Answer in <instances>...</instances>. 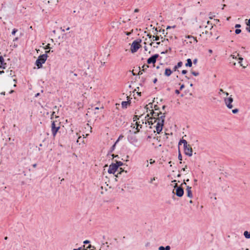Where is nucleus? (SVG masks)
Wrapping results in <instances>:
<instances>
[{
  "label": "nucleus",
  "instance_id": "obj_3",
  "mask_svg": "<svg viewBox=\"0 0 250 250\" xmlns=\"http://www.w3.org/2000/svg\"><path fill=\"white\" fill-rule=\"evenodd\" d=\"M50 50L46 51L45 54L41 55L39 56L38 59L36 61V65L38 67V68H40L42 67V64L44 63L45 61H46L48 55L47 53H49Z\"/></svg>",
  "mask_w": 250,
  "mask_h": 250
},
{
  "label": "nucleus",
  "instance_id": "obj_6",
  "mask_svg": "<svg viewBox=\"0 0 250 250\" xmlns=\"http://www.w3.org/2000/svg\"><path fill=\"white\" fill-rule=\"evenodd\" d=\"M140 42L134 41L133 42L131 47L130 50L132 53H135L141 47V45L140 43Z\"/></svg>",
  "mask_w": 250,
  "mask_h": 250
},
{
  "label": "nucleus",
  "instance_id": "obj_62",
  "mask_svg": "<svg viewBox=\"0 0 250 250\" xmlns=\"http://www.w3.org/2000/svg\"><path fill=\"white\" fill-rule=\"evenodd\" d=\"M99 109V107H95V110H98Z\"/></svg>",
  "mask_w": 250,
  "mask_h": 250
},
{
  "label": "nucleus",
  "instance_id": "obj_13",
  "mask_svg": "<svg viewBox=\"0 0 250 250\" xmlns=\"http://www.w3.org/2000/svg\"><path fill=\"white\" fill-rule=\"evenodd\" d=\"M127 101H123L122 102V106L123 108H127L128 105L130 104V100H129V97H127Z\"/></svg>",
  "mask_w": 250,
  "mask_h": 250
},
{
  "label": "nucleus",
  "instance_id": "obj_10",
  "mask_svg": "<svg viewBox=\"0 0 250 250\" xmlns=\"http://www.w3.org/2000/svg\"><path fill=\"white\" fill-rule=\"evenodd\" d=\"M159 57V55L158 54H155L153 56H152V57H150L149 58H148L147 60V63L148 64H151V63H153V64H154L156 62V60Z\"/></svg>",
  "mask_w": 250,
  "mask_h": 250
},
{
  "label": "nucleus",
  "instance_id": "obj_36",
  "mask_svg": "<svg viewBox=\"0 0 250 250\" xmlns=\"http://www.w3.org/2000/svg\"><path fill=\"white\" fill-rule=\"evenodd\" d=\"M170 247L169 246H167L166 248H165V250H170Z\"/></svg>",
  "mask_w": 250,
  "mask_h": 250
},
{
  "label": "nucleus",
  "instance_id": "obj_20",
  "mask_svg": "<svg viewBox=\"0 0 250 250\" xmlns=\"http://www.w3.org/2000/svg\"><path fill=\"white\" fill-rule=\"evenodd\" d=\"M192 61L190 59H188L187 60V62L186 63V66H189V67H191L192 66Z\"/></svg>",
  "mask_w": 250,
  "mask_h": 250
},
{
  "label": "nucleus",
  "instance_id": "obj_1",
  "mask_svg": "<svg viewBox=\"0 0 250 250\" xmlns=\"http://www.w3.org/2000/svg\"><path fill=\"white\" fill-rule=\"evenodd\" d=\"M147 113L146 119L147 123L150 125V127L151 128H155L154 131L157 132V133H160L162 131L164 126V123L165 121V114L158 112L157 109H155V111L153 109H148V105L145 106Z\"/></svg>",
  "mask_w": 250,
  "mask_h": 250
},
{
  "label": "nucleus",
  "instance_id": "obj_34",
  "mask_svg": "<svg viewBox=\"0 0 250 250\" xmlns=\"http://www.w3.org/2000/svg\"><path fill=\"white\" fill-rule=\"evenodd\" d=\"M153 36V35H150V34H148L147 35V36L148 37V39H149V40L150 41H152V38H150V36Z\"/></svg>",
  "mask_w": 250,
  "mask_h": 250
},
{
  "label": "nucleus",
  "instance_id": "obj_38",
  "mask_svg": "<svg viewBox=\"0 0 250 250\" xmlns=\"http://www.w3.org/2000/svg\"><path fill=\"white\" fill-rule=\"evenodd\" d=\"M122 163L121 162H119L117 163V165L118 166V167L122 165Z\"/></svg>",
  "mask_w": 250,
  "mask_h": 250
},
{
  "label": "nucleus",
  "instance_id": "obj_8",
  "mask_svg": "<svg viewBox=\"0 0 250 250\" xmlns=\"http://www.w3.org/2000/svg\"><path fill=\"white\" fill-rule=\"evenodd\" d=\"M185 38L186 39L185 40V42H187V43H189L190 44H196L198 42L197 38L193 36L188 35L186 36Z\"/></svg>",
  "mask_w": 250,
  "mask_h": 250
},
{
  "label": "nucleus",
  "instance_id": "obj_25",
  "mask_svg": "<svg viewBox=\"0 0 250 250\" xmlns=\"http://www.w3.org/2000/svg\"><path fill=\"white\" fill-rule=\"evenodd\" d=\"M191 73L193 75L195 76H197L199 75V73L195 71H191Z\"/></svg>",
  "mask_w": 250,
  "mask_h": 250
},
{
  "label": "nucleus",
  "instance_id": "obj_37",
  "mask_svg": "<svg viewBox=\"0 0 250 250\" xmlns=\"http://www.w3.org/2000/svg\"><path fill=\"white\" fill-rule=\"evenodd\" d=\"M178 159L179 160H182V155L180 153H179V155H178Z\"/></svg>",
  "mask_w": 250,
  "mask_h": 250
},
{
  "label": "nucleus",
  "instance_id": "obj_55",
  "mask_svg": "<svg viewBox=\"0 0 250 250\" xmlns=\"http://www.w3.org/2000/svg\"><path fill=\"white\" fill-rule=\"evenodd\" d=\"M247 29L250 32V26L249 27H247Z\"/></svg>",
  "mask_w": 250,
  "mask_h": 250
},
{
  "label": "nucleus",
  "instance_id": "obj_16",
  "mask_svg": "<svg viewBox=\"0 0 250 250\" xmlns=\"http://www.w3.org/2000/svg\"><path fill=\"white\" fill-rule=\"evenodd\" d=\"M207 25H206L205 28L208 30H211L213 27L212 23H211L209 21H208L207 22Z\"/></svg>",
  "mask_w": 250,
  "mask_h": 250
},
{
  "label": "nucleus",
  "instance_id": "obj_32",
  "mask_svg": "<svg viewBox=\"0 0 250 250\" xmlns=\"http://www.w3.org/2000/svg\"><path fill=\"white\" fill-rule=\"evenodd\" d=\"M131 127H132L133 128L136 129V126L135 125V123H132Z\"/></svg>",
  "mask_w": 250,
  "mask_h": 250
},
{
  "label": "nucleus",
  "instance_id": "obj_44",
  "mask_svg": "<svg viewBox=\"0 0 250 250\" xmlns=\"http://www.w3.org/2000/svg\"><path fill=\"white\" fill-rule=\"evenodd\" d=\"M175 92L176 94H179L180 93V90H177L176 89L175 91Z\"/></svg>",
  "mask_w": 250,
  "mask_h": 250
},
{
  "label": "nucleus",
  "instance_id": "obj_4",
  "mask_svg": "<svg viewBox=\"0 0 250 250\" xmlns=\"http://www.w3.org/2000/svg\"><path fill=\"white\" fill-rule=\"evenodd\" d=\"M60 123L57 121H53L51 124V131L53 137H55L56 135L57 132L60 128Z\"/></svg>",
  "mask_w": 250,
  "mask_h": 250
},
{
  "label": "nucleus",
  "instance_id": "obj_53",
  "mask_svg": "<svg viewBox=\"0 0 250 250\" xmlns=\"http://www.w3.org/2000/svg\"><path fill=\"white\" fill-rule=\"evenodd\" d=\"M247 25L250 26V19L249 20L248 23L247 24Z\"/></svg>",
  "mask_w": 250,
  "mask_h": 250
},
{
  "label": "nucleus",
  "instance_id": "obj_26",
  "mask_svg": "<svg viewBox=\"0 0 250 250\" xmlns=\"http://www.w3.org/2000/svg\"><path fill=\"white\" fill-rule=\"evenodd\" d=\"M241 32V30L239 29H236L235 31V32L236 34H238L240 33Z\"/></svg>",
  "mask_w": 250,
  "mask_h": 250
},
{
  "label": "nucleus",
  "instance_id": "obj_15",
  "mask_svg": "<svg viewBox=\"0 0 250 250\" xmlns=\"http://www.w3.org/2000/svg\"><path fill=\"white\" fill-rule=\"evenodd\" d=\"M172 73V71L170 69L167 68L165 69L164 74L165 76H166L167 77H169L171 75Z\"/></svg>",
  "mask_w": 250,
  "mask_h": 250
},
{
  "label": "nucleus",
  "instance_id": "obj_40",
  "mask_svg": "<svg viewBox=\"0 0 250 250\" xmlns=\"http://www.w3.org/2000/svg\"><path fill=\"white\" fill-rule=\"evenodd\" d=\"M155 180V177H153L150 179V183H152L153 181Z\"/></svg>",
  "mask_w": 250,
  "mask_h": 250
},
{
  "label": "nucleus",
  "instance_id": "obj_52",
  "mask_svg": "<svg viewBox=\"0 0 250 250\" xmlns=\"http://www.w3.org/2000/svg\"><path fill=\"white\" fill-rule=\"evenodd\" d=\"M146 167H148V161L147 160L146 161Z\"/></svg>",
  "mask_w": 250,
  "mask_h": 250
},
{
  "label": "nucleus",
  "instance_id": "obj_19",
  "mask_svg": "<svg viewBox=\"0 0 250 250\" xmlns=\"http://www.w3.org/2000/svg\"><path fill=\"white\" fill-rule=\"evenodd\" d=\"M150 38H152V41L153 42L154 41H158L160 39V37L158 36H150Z\"/></svg>",
  "mask_w": 250,
  "mask_h": 250
},
{
  "label": "nucleus",
  "instance_id": "obj_39",
  "mask_svg": "<svg viewBox=\"0 0 250 250\" xmlns=\"http://www.w3.org/2000/svg\"><path fill=\"white\" fill-rule=\"evenodd\" d=\"M159 250H165V247L161 246L159 248Z\"/></svg>",
  "mask_w": 250,
  "mask_h": 250
},
{
  "label": "nucleus",
  "instance_id": "obj_31",
  "mask_svg": "<svg viewBox=\"0 0 250 250\" xmlns=\"http://www.w3.org/2000/svg\"><path fill=\"white\" fill-rule=\"evenodd\" d=\"M155 162V160L151 159L149 160V163L150 164H153Z\"/></svg>",
  "mask_w": 250,
  "mask_h": 250
},
{
  "label": "nucleus",
  "instance_id": "obj_9",
  "mask_svg": "<svg viewBox=\"0 0 250 250\" xmlns=\"http://www.w3.org/2000/svg\"><path fill=\"white\" fill-rule=\"evenodd\" d=\"M118 169V166H117L116 164H111L109 166L108 172L109 173L115 174Z\"/></svg>",
  "mask_w": 250,
  "mask_h": 250
},
{
  "label": "nucleus",
  "instance_id": "obj_58",
  "mask_svg": "<svg viewBox=\"0 0 250 250\" xmlns=\"http://www.w3.org/2000/svg\"><path fill=\"white\" fill-rule=\"evenodd\" d=\"M36 166H37V164H34V165H33V167H36Z\"/></svg>",
  "mask_w": 250,
  "mask_h": 250
},
{
  "label": "nucleus",
  "instance_id": "obj_28",
  "mask_svg": "<svg viewBox=\"0 0 250 250\" xmlns=\"http://www.w3.org/2000/svg\"><path fill=\"white\" fill-rule=\"evenodd\" d=\"M147 68H148V65H144L143 66V71H144L145 69H147Z\"/></svg>",
  "mask_w": 250,
  "mask_h": 250
},
{
  "label": "nucleus",
  "instance_id": "obj_27",
  "mask_svg": "<svg viewBox=\"0 0 250 250\" xmlns=\"http://www.w3.org/2000/svg\"><path fill=\"white\" fill-rule=\"evenodd\" d=\"M17 31L18 30L17 29L14 28L12 32V34L13 35H14Z\"/></svg>",
  "mask_w": 250,
  "mask_h": 250
},
{
  "label": "nucleus",
  "instance_id": "obj_30",
  "mask_svg": "<svg viewBox=\"0 0 250 250\" xmlns=\"http://www.w3.org/2000/svg\"><path fill=\"white\" fill-rule=\"evenodd\" d=\"M86 125V126H87V127L88 128H89V129H90V131H89V132H92V127H91L90 126H89V124H87Z\"/></svg>",
  "mask_w": 250,
  "mask_h": 250
},
{
  "label": "nucleus",
  "instance_id": "obj_46",
  "mask_svg": "<svg viewBox=\"0 0 250 250\" xmlns=\"http://www.w3.org/2000/svg\"><path fill=\"white\" fill-rule=\"evenodd\" d=\"M88 135H89L88 133H86L85 136H84V135L83 134V138H86Z\"/></svg>",
  "mask_w": 250,
  "mask_h": 250
},
{
  "label": "nucleus",
  "instance_id": "obj_45",
  "mask_svg": "<svg viewBox=\"0 0 250 250\" xmlns=\"http://www.w3.org/2000/svg\"><path fill=\"white\" fill-rule=\"evenodd\" d=\"M235 27L236 28H239L241 27V25L240 24H237L235 25Z\"/></svg>",
  "mask_w": 250,
  "mask_h": 250
},
{
  "label": "nucleus",
  "instance_id": "obj_24",
  "mask_svg": "<svg viewBox=\"0 0 250 250\" xmlns=\"http://www.w3.org/2000/svg\"><path fill=\"white\" fill-rule=\"evenodd\" d=\"M239 110L237 108H235L232 110V112L234 114H236L238 112Z\"/></svg>",
  "mask_w": 250,
  "mask_h": 250
},
{
  "label": "nucleus",
  "instance_id": "obj_5",
  "mask_svg": "<svg viewBox=\"0 0 250 250\" xmlns=\"http://www.w3.org/2000/svg\"><path fill=\"white\" fill-rule=\"evenodd\" d=\"M224 101L226 106L229 109H231L233 107L232 103L233 102V99L232 95H230L228 97H225Z\"/></svg>",
  "mask_w": 250,
  "mask_h": 250
},
{
  "label": "nucleus",
  "instance_id": "obj_51",
  "mask_svg": "<svg viewBox=\"0 0 250 250\" xmlns=\"http://www.w3.org/2000/svg\"><path fill=\"white\" fill-rule=\"evenodd\" d=\"M208 52L210 54L212 53V50L211 49L208 50Z\"/></svg>",
  "mask_w": 250,
  "mask_h": 250
},
{
  "label": "nucleus",
  "instance_id": "obj_50",
  "mask_svg": "<svg viewBox=\"0 0 250 250\" xmlns=\"http://www.w3.org/2000/svg\"><path fill=\"white\" fill-rule=\"evenodd\" d=\"M143 74V72L142 71H139V73H138V75H142Z\"/></svg>",
  "mask_w": 250,
  "mask_h": 250
},
{
  "label": "nucleus",
  "instance_id": "obj_22",
  "mask_svg": "<svg viewBox=\"0 0 250 250\" xmlns=\"http://www.w3.org/2000/svg\"><path fill=\"white\" fill-rule=\"evenodd\" d=\"M44 49L46 50V51L50 50V44L48 43L45 47H43Z\"/></svg>",
  "mask_w": 250,
  "mask_h": 250
},
{
  "label": "nucleus",
  "instance_id": "obj_12",
  "mask_svg": "<svg viewBox=\"0 0 250 250\" xmlns=\"http://www.w3.org/2000/svg\"><path fill=\"white\" fill-rule=\"evenodd\" d=\"M175 193L178 197H181L184 194V190L181 187H177L176 188Z\"/></svg>",
  "mask_w": 250,
  "mask_h": 250
},
{
  "label": "nucleus",
  "instance_id": "obj_17",
  "mask_svg": "<svg viewBox=\"0 0 250 250\" xmlns=\"http://www.w3.org/2000/svg\"><path fill=\"white\" fill-rule=\"evenodd\" d=\"M4 59L2 56L0 57V67L5 68L4 65H6L5 63H3Z\"/></svg>",
  "mask_w": 250,
  "mask_h": 250
},
{
  "label": "nucleus",
  "instance_id": "obj_64",
  "mask_svg": "<svg viewBox=\"0 0 250 250\" xmlns=\"http://www.w3.org/2000/svg\"><path fill=\"white\" fill-rule=\"evenodd\" d=\"M73 250H80V248H79L77 249H74Z\"/></svg>",
  "mask_w": 250,
  "mask_h": 250
},
{
  "label": "nucleus",
  "instance_id": "obj_59",
  "mask_svg": "<svg viewBox=\"0 0 250 250\" xmlns=\"http://www.w3.org/2000/svg\"><path fill=\"white\" fill-rule=\"evenodd\" d=\"M160 44V42H156V44H157V45H159Z\"/></svg>",
  "mask_w": 250,
  "mask_h": 250
},
{
  "label": "nucleus",
  "instance_id": "obj_18",
  "mask_svg": "<svg viewBox=\"0 0 250 250\" xmlns=\"http://www.w3.org/2000/svg\"><path fill=\"white\" fill-rule=\"evenodd\" d=\"M144 44H146L147 43L149 44L150 46L152 45L153 42L151 41H150L148 39L146 38L145 40Z\"/></svg>",
  "mask_w": 250,
  "mask_h": 250
},
{
  "label": "nucleus",
  "instance_id": "obj_56",
  "mask_svg": "<svg viewBox=\"0 0 250 250\" xmlns=\"http://www.w3.org/2000/svg\"><path fill=\"white\" fill-rule=\"evenodd\" d=\"M144 48H145V50L146 51H147V47H146V46H144Z\"/></svg>",
  "mask_w": 250,
  "mask_h": 250
},
{
  "label": "nucleus",
  "instance_id": "obj_29",
  "mask_svg": "<svg viewBox=\"0 0 250 250\" xmlns=\"http://www.w3.org/2000/svg\"><path fill=\"white\" fill-rule=\"evenodd\" d=\"M179 85H180V90H182L185 87V85L184 84H181L180 83H179Z\"/></svg>",
  "mask_w": 250,
  "mask_h": 250
},
{
  "label": "nucleus",
  "instance_id": "obj_54",
  "mask_svg": "<svg viewBox=\"0 0 250 250\" xmlns=\"http://www.w3.org/2000/svg\"><path fill=\"white\" fill-rule=\"evenodd\" d=\"M138 11H139V9H135V10H134L135 12H138Z\"/></svg>",
  "mask_w": 250,
  "mask_h": 250
},
{
  "label": "nucleus",
  "instance_id": "obj_61",
  "mask_svg": "<svg viewBox=\"0 0 250 250\" xmlns=\"http://www.w3.org/2000/svg\"><path fill=\"white\" fill-rule=\"evenodd\" d=\"M126 34L127 35H129L130 34V33H129V32H126Z\"/></svg>",
  "mask_w": 250,
  "mask_h": 250
},
{
  "label": "nucleus",
  "instance_id": "obj_33",
  "mask_svg": "<svg viewBox=\"0 0 250 250\" xmlns=\"http://www.w3.org/2000/svg\"><path fill=\"white\" fill-rule=\"evenodd\" d=\"M224 92H225V91L222 89H220L218 93H219V94L220 95L221 94V93L224 94Z\"/></svg>",
  "mask_w": 250,
  "mask_h": 250
},
{
  "label": "nucleus",
  "instance_id": "obj_63",
  "mask_svg": "<svg viewBox=\"0 0 250 250\" xmlns=\"http://www.w3.org/2000/svg\"><path fill=\"white\" fill-rule=\"evenodd\" d=\"M157 81V79H155L154 80V83H155Z\"/></svg>",
  "mask_w": 250,
  "mask_h": 250
},
{
  "label": "nucleus",
  "instance_id": "obj_47",
  "mask_svg": "<svg viewBox=\"0 0 250 250\" xmlns=\"http://www.w3.org/2000/svg\"><path fill=\"white\" fill-rule=\"evenodd\" d=\"M81 138V136H79V137H78V140H77V143H79V140H80V139Z\"/></svg>",
  "mask_w": 250,
  "mask_h": 250
},
{
  "label": "nucleus",
  "instance_id": "obj_2",
  "mask_svg": "<svg viewBox=\"0 0 250 250\" xmlns=\"http://www.w3.org/2000/svg\"><path fill=\"white\" fill-rule=\"evenodd\" d=\"M183 145L184 151L187 155L191 156L192 155V149L190 145L188 144L187 141L186 140H181L179 143V145Z\"/></svg>",
  "mask_w": 250,
  "mask_h": 250
},
{
  "label": "nucleus",
  "instance_id": "obj_14",
  "mask_svg": "<svg viewBox=\"0 0 250 250\" xmlns=\"http://www.w3.org/2000/svg\"><path fill=\"white\" fill-rule=\"evenodd\" d=\"M186 191L187 193V196L189 198H191L192 197L191 188L189 186H188L186 189Z\"/></svg>",
  "mask_w": 250,
  "mask_h": 250
},
{
  "label": "nucleus",
  "instance_id": "obj_43",
  "mask_svg": "<svg viewBox=\"0 0 250 250\" xmlns=\"http://www.w3.org/2000/svg\"><path fill=\"white\" fill-rule=\"evenodd\" d=\"M178 69V67H177V66L175 65V66L173 67V71H176Z\"/></svg>",
  "mask_w": 250,
  "mask_h": 250
},
{
  "label": "nucleus",
  "instance_id": "obj_7",
  "mask_svg": "<svg viewBox=\"0 0 250 250\" xmlns=\"http://www.w3.org/2000/svg\"><path fill=\"white\" fill-rule=\"evenodd\" d=\"M139 120L137 115H135L133 117V122H135V125L136 126V130L134 131L135 134L139 132L140 129L142 128V125L140 124V122H137V120Z\"/></svg>",
  "mask_w": 250,
  "mask_h": 250
},
{
  "label": "nucleus",
  "instance_id": "obj_57",
  "mask_svg": "<svg viewBox=\"0 0 250 250\" xmlns=\"http://www.w3.org/2000/svg\"><path fill=\"white\" fill-rule=\"evenodd\" d=\"M18 40V37H17V38H16L13 40V41H17Z\"/></svg>",
  "mask_w": 250,
  "mask_h": 250
},
{
  "label": "nucleus",
  "instance_id": "obj_11",
  "mask_svg": "<svg viewBox=\"0 0 250 250\" xmlns=\"http://www.w3.org/2000/svg\"><path fill=\"white\" fill-rule=\"evenodd\" d=\"M58 112H59V109L57 106H55L53 108V111L52 112L51 114V119H53L54 117H55L56 118H57L59 117L58 115Z\"/></svg>",
  "mask_w": 250,
  "mask_h": 250
},
{
  "label": "nucleus",
  "instance_id": "obj_49",
  "mask_svg": "<svg viewBox=\"0 0 250 250\" xmlns=\"http://www.w3.org/2000/svg\"><path fill=\"white\" fill-rule=\"evenodd\" d=\"M123 136H122V135L120 136H119V138H118V139L117 140H118V141H119V140H120V139H121L122 138H123Z\"/></svg>",
  "mask_w": 250,
  "mask_h": 250
},
{
  "label": "nucleus",
  "instance_id": "obj_42",
  "mask_svg": "<svg viewBox=\"0 0 250 250\" xmlns=\"http://www.w3.org/2000/svg\"><path fill=\"white\" fill-rule=\"evenodd\" d=\"M224 94L226 96V97H228V96L229 95L228 92L225 91V92H224Z\"/></svg>",
  "mask_w": 250,
  "mask_h": 250
},
{
  "label": "nucleus",
  "instance_id": "obj_35",
  "mask_svg": "<svg viewBox=\"0 0 250 250\" xmlns=\"http://www.w3.org/2000/svg\"><path fill=\"white\" fill-rule=\"evenodd\" d=\"M118 142V140H117L115 143L112 146V149H114L115 147L116 144Z\"/></svg>",
  "mask_w": 250,
  "mask_h": 250
},
{
  "label": "nucleus",
  "instance_id": "obj_60",
  "mask_svg": "<svg viewBox=\"0 0 250 250\" xmlns=\"http://www.w3.org/2000/svg\"><path fill=\"white\" fill-rule=\"evenodd\" d=\"M186 167H187V166H186V167H184V168H182V170H183V171H185V169H186Z\"/></svg>",
  "mask_w": 250,
  "mask_h": 250
},
{
  "label": "nucleus",
  "instance_id": "obj_23",
  "mask_svg": "<svg viewBox=\"0 0 250 250\" xmlns=\"http://www.w3.org/2000/svg\"><path fill=\"white\" fill-rule=\"evenodd\" d=\"M182 65H183V62H178V63L177 64V65H176L177 67H178V68L181 67Z\"/></svg>",
  "mask_w": 250,
  "mask_h": 250
},
{
  "label": "nucleus",
  "instance_id": "obj_41",
  "mask_svg": "<svg viewBox=\"0 0 250 250\" xmlns=\"http://www.w3.org/2000/svg\"><path fill=\"white\" fill-rule=\"evenodd\" d=\"M187 73V71L186 70H183L182 71V73L183 74H186Z\"/></svg>",
  "mask_w": 250,
  "mask_h": 250
},
{
  "label": "nucleus",
  "instance_id": "obj_48",
  "mask_svg": "<svg viewBox=\"0 0 250 250\" xmlns=\"http://www.w3.org/2000/svg\"><path fill=\"white\" fill-rule=\"evenodd\" d=\"M84 244H87L89 243V241L88 240H85L83 242Z\"/></svg>",
  "mask_w": 250,
  "mask_h": 250
},
{
  "label": "nucleus",
  "instance_id": "obj_21",
  "mask_svg": "<svg viewBox=\"0 0 250 250\" xmlns=\"http://www.w3.org/2000/svg\"><path fill=\"white\" fill-rule=\"evenodd\" d=\"M244 235L246 238H250V232L245 231L244 233Z\"/></svg>",
  "mask_w": 250,
  "mask_h": 250
}]
</instances>
